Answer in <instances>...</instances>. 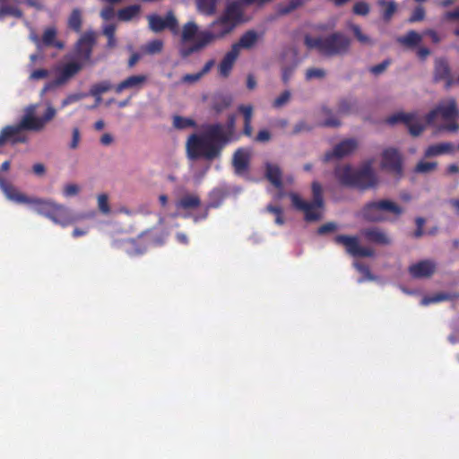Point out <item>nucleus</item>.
I'll return each instance as SVG.
<instances>
[{
    "label": "nucleus",
    "mask_w": 459,
    "mask_h": 459,
    "mask_svg": "<svg viewBox=\"0 0 459 459\" xmlns=\"http://www.w3.org/2000/svg\"><path fill=\"white\" fill-rule=\"evenodd\" d=\"M244 21L243 10L235 1L230 2L223 13L204 30H201L194 20H189L184 23L181 36L184 43L190 41V47H185L183 54L190 56L203 51L230 35Z\"/></svg>",
    "instance_id": "f257e3e1"
},
{
    "label": "nucleus",
    "mask_w": 459,
    "mask_h": 459,
    "mask_svg": "<svg viewBox=\"0 0 459 459\" xmlns=\"http://www.w3.org/2000/svg\"><path fill=\"white\" fill-rule=\"evenodd\" d=\"M236 117L230 116L226 125L212 124L203 126L201 134H194L186 142L187 156L190 159L204 157L207 160L217 158L222 147L237 139Z\"/></svg>",
    "instance_id": "f03ea898"
},
{
    "label": "nucleus",
    "mask_w": 459,
    "mask_h": 459,
    "mask_svg": "<svg viewBox=\"0 0 459 459\" xmlns=\"http://www.w3.org/2000/svg\"><path fill=\"white\" fill-rule=\"evenodd\" d=\"M438 115H440L444 120L449 121V123L437 126V134L442 131L449 133L458 132L459 124L456 120L459 118V109L457 108L455 100L453 98L441 100L425 117H420L416 114L398 113L390 117L387 121L390 124L403 122L408 127L411 134L418 136L423 132L426 125H433L435 123Z\"/></svg>",
    "instance_id": "7ed1b4c3"
},
{
    "label": "nucleus",
    "mask_w": 459,
    "mask_h": 459,
    "mask_svg": "<svg viewBox=\"0 0 459 459\" xmlns=\"http://www.w3.org/2000/svg\"><path fill=\"white\" fill-rule=\"evenodd\" d=\"M36 109L37 105L27 107L25 115L19 124L7 126L2 129L0 132V146L6 143L15 144L25 142L26 137L22 134V130L40 131L56 115L55 108L50 103H47V110L43 117L36 116Z\"/></svg>",
    "instance_id": "20e7f679"
},
{
    "label": "nucleus",
    "mask_w": 459,
    "mask_h": 459,
    "mask_svg": "<svg viewBox=\"0 0 459 459\" xmlns=\"http://www.w3.org/2000/svg\"><path fill=\"white\" fill-rule=\"evenodd\" d=\"M25 204H30L38 214L48 218L55 224L62 227L73 224L78 220L68 207L50 198L28 197Z\"/></svg>",
    "instance_id": "39448f33"
},
{
    "label": "nucleus",
    "mask_w": 459,
    "mask_h": 459,
    "mask_svg": "<svg viewBox=\"0 0 459 459\" xmlns=\"http://www.w3.org/2000/svg\"><path fill=\"white\" fill-rule=\"evenodd\" d=\"M304 42L308 48L316 49L325 56L344 55L351 47V39L342 32H334L325 38L306 35Z\"/></svg>",
    "instance_id": "423d86ee"
},
{
    "label": "nucleus",
    "mask_w": 459,
    "mask_h": 459,
    "mask_svg": "<svg viewBox=\"0 0 459 459\" xmlns=\"http://www.w3.org/2000/svg\"><path fill=\"white\" fill-rule=\"evenodd\" d=\"M404 209L390 199H381L367 204L361 210L362 217L372 222L395 221Z\"/></svg>",
    "instance_id": "0eeeda50"
},
{
    "label": "nucleus",
    "mask_w": 459,
    "mask_h": 459,
    "mask_svg": "<svg viewBox=\"0 0 459 459\" xmlns=\"http://www.w3.org/2000/svg\"><path fill=\"white\" fill-rule=\"evenodd\" d=\"M313 201L307 202L296 193H290L289 196L292 205L304 212L307 221H316L322 218L324 201L322 196V186L317 182L312 184Z\"/></svg>",
    "instance_id": "6e6552de"
},
{
    "label": "nucleus",
    "mask_w": 459,
    "mask_h": 459,
    "mask_svg": "<svg viewBox=\"0 0 459 459\" xmlns=\"http://www.w3.org/2000/svg\"><path fill=\"white\" fill-rule=\"evenodd\" d=\"M147 20L150 30L155 33H159L165 29L169 30L173 35L178 37L179 55L185 58L189 56L183 54L184 48L190 47V41L184 43L182 40L181 35L184 30V24L180 29L178 28V21L172 12H168L164 18L158 14H150L147 16Z\"/></svg>",
    "instance_id": "1a4fd4ad"
},
{
    "label": "nucleus",
    "mask_w": 459,
    "mask_h": 459,
    "mask_svg": "<svg viewBox=\"0 0 459 459\" xmlns=\"http://www.w3.org/2000/svg\"><path fill=\"white\" fill-rule=\"evenodd\" d=\"M82 68L81 62H70L55 68L56 79L46 83L41 90V95L56 88L64 86L75 76Z\"/></svg>",
    "instance_id": "9d476101"
},
{
    "label": "nucleus",
    "mask_w": 459,
    "mask_h": 459,
    "mask_svg": "<svg viewBox=\"0 0 459 459\" xmlns=\"http://www.w3.org/2000/svg\"><path fill=\"white\" fill-rule=\"evenodd\" d=\"M335 242L342 245L347 253L353 256L372 257L375 251L369 247H361L357 237L339 235L335 237Z\"/></svg>",
    "instance_id": "9b49d317"
},
{
    "label": "nucleus",
    "mask_w": 459,
    "mask_h": 459,
    "mask_svg": "<svg viewBox=\"0 0 459 459\" xmlns=\"http://www.w3.org/2000/svg\"><path fill=\"white\" fill-rule=\"evenodd\" d=\"M378 184V178L373 169V161L368 160L356 170L354 186L361 189L374 187Z\"/></svg>",
    "instance_id": "f8f14e48"
},
{
    "label": "nucleus",
    "mask_w": 459,
    "mask_h": 459,
    "mask_svg": "<svg viewBox=\"0 0 459 459\" xmlns=\"http://www.w3.org/2000/svg\"><path fill=\"white\" fill-rule=\"evenodd\" d=\"M365 239L372 244L378 246H389L392 244V237L388 232L378 227H370L360 231Z\"/></svg>",
    "instance_id": "ddd939ff"
},
{
    "label": "nucleus",
    "mask_w": 459,
    "mask_h": 459,
    "mask_svg": "<svg viewBox=\"0 0 459 459\" xmlns=\"http://www.w3.org/2000/svg\"><path fill=\"white\" fill-rule=\"evenodd\" d=\"M95 33L88 31L84 33L76 44V56L83 65V62L90 60L91 49L95 44Z\"/></svg>",
    "instance_id": "4468645a"
},
{
    "label": "nucleus",
    "mask_w": 459,
    "mask_h": 459,
    "mask_svg": "<svg viewBox=\"0 0 459 459\" xmlns=\"http://www.w3.org/2000/svg\"><path fill=\"white\" fill-rule=\"evenodd\" d=\"M381 165L395 175L402 174V159L395 149L388 148L383 152Z\"/></svg>",
    "instance_id": "2eb2a0df"
},
{
    "label": "nucleus",
    "mask_w": 459,
    "mask_h": 459,
    "mask_svg": "<svg viewBox=\"0 0 459 459\" xmlns=\"http://www.w3.org/2000/svg\"><path fill=\"white\" fill-rule=\"evenodd\" d=\"M250 158L251 151L249 149L240 148L235 152L232 159V165L238 175H244L247 173Z\"/></svg>",
    "instance_id": "dca6fc26"
},
{
    "label": "nucleus",
    "mask_w": 459,
    "mask_h": 459,
    "mask_svg": "<svg viewBox=\"0 0 459 459\" xmlns=\"http://www.w3.org/2000/svg\"><path fill=\"white\" fill-rule=\"evenodd\" d=\"M238 56L239 54L237 52V48H231L230 50L225 54L218 65V73L220 77H229Z\"/></svg>",
    "instance_id": "f3484780"
},
{
    "label": "nucleus",
    "mask_w": 459,
    "mask_h": 459,
    "mask_svg": "<svg viewBox=\"0 0 459 459\" xmlns=\"http://www.w3.org/2000/svg\"><path fill=\"white\" fill-rule=\"evenodd\" d=\"M409 272L414 278H429L436 272V264L429 260L421 261L410 266Z\"/></svg>",
    "instance_id": "a211bd4d"
},
{
    "label": "nucleus",
    "mask_w": 459,
    "mask_h": 459,
    "mask_svg": "<svg viewBox=\"0 0 459 459\" xmlns=\"http://www.w3.org/2000/svg\"><path fill=\"white\" fill-rule=\"evenodd\" d=\"M358 148V143L353 139H346L335 145L333 152L326 155V159L336 157L338 159L344 158L353 153Z\"/></svg>",
    "instance_id": "6ab92c4d"
},
{
    "label": "nucleus",
    "mask_w": 459,
    "mask_h": 459,
    "mask_svg": "<svg viewBox=\"0 0 459 459\" xmlns=\"http://www.w3.org/2000/svg\"><path fill=\"white\" fill-rule=\"evenodd\" d=\"M434 75L436 81H444L446 88L453 84L449 65L444 59L439 58L435 61Z\"/></svg>",
    "instance_id": "aec40b11"
},
{
    "label": "nucleus",
    "mask_w": 459,
    "mask_h": 459,
    "mask_svg": "<svg viewBox=\"0 0 459 459\" xmlns=\"http://www.w3.org/2000/svg\"><path fill=\"white\" fill-rule=\"evenodd\" d=\"M455 151V146L449 142H443L429 145L424 151L425 158H433L444 154H452Z\"/></svg>",
    "instance_id": "412c9836"
},
{
    "label": "nucleus",
    "mask_w": 459,
    "mask_h": 459,
    "mask_svg": "<svg viewBox=\"0 0 459 459\" xmlns=\"http://www.w3.org/2000/svg\"><path fill=\"white\" fill-rule=\"evenodd\" d=\"M147 81V76L143 74L132 75L118 83L115 91L117 93H121L123 91L127 89L139 90Z\"/></svg>",
    "instance_id": "4be33fe9"
},
{
    "label": "nucleus",
    "mask_w": 459,
    "mask_h": 459,
    "mask_svg": "<svg viewBox=\"0 0 459 459\" xmlns=\"http://www.w3.org/2000/svg\"><path fill=\"white\" fill-rule=\"evenodd\" d=\"M261 34L255 30H248L245 32L239 39V40L233 44L231 48H237V52L239 54L241 48L250 49L254 48L260 38Z\"/></svg>",
    "instance_id": "5701e85b"
},
{
    "label": "nucleus",
    "mask_w": 459,
    "mask_h": 459,
    "mask_svg": "<svg viewBox=\"0 0 459 459\" xmlns=\"http://www.w3.org/2000/svg\"><path fill=\"white\" fill-rule=\"evenodd\" d=\"M346 27L353 33L355 39L360 45L365 47H371L374 45V39L368 34L364 33L360 26L348 21L346 22Z\"/></svg>",
    "instance_id": "b1692460"
},
{
    "label": "nucleus",
    "mask_w": 459,
    "mask_h": 459,
    "mask_svg": "<svg viewBox=\"0 0 459 459\" xmlns=\"http://www.w3.org/2000/svg\"><path fill=\"white\" fill-rule=\"evenodd\" d=\"M335 175L338 180L348 186H354L356 170H354L349 165H342L335 170Z\"/></svg>",
    "instance_id": "393cba45"
},
{
    "label": "nucleus",
    "mask_w": 459,
    "mask_h": 459,
    "mask_svg": "<svg viewBox=\"0 0 459 459\" xmlns=\"http://www.w3.org/2000/svg\"><path fill=\"white\" fill-rule=\"evenodd\" d=\"M0 188L5 195L6 198L18 203V204H25L28 201V196L24 194L21 193L17 189H15L13 186L5 184L3 180L0 179Z\"/></svg>",
    "instance_id": "a878e982"
},
{
    "label": "nucleus",
    "mask_w": 459,
    "mask_h": 459,
    "mask_svg": "<svg viewBox=\"0 0 459 459\" xmlns=\"http://www.w3.org/2000/svg\"><path fill=\"white\" fill-rule=\"evenodd\" d=\"M200 204V197L196 194L190 193L183 195L182 197L176 202L177 208L184 210L195 209L199 207Z\"/></svg>",
    "instance_id": "bb28decb"
},
{
    "label": "nucleus",
    "mask_w": 459,
    "mask_h": 459,
    "mask_svg": "<svg viewBox=\"0 0 459 459\" xmlns=\"http://www.w3.org/2000/svg\"><path fill=\"white\" fill-rule=\"evenodd\" d=\"M265 175L267 179L278 189H281L283 187L281 171L278 165L267 163Z\"/></svg>",
    "instance_id": "cd10ccee"
},
{
    "label": "nucleus",
    "mask_w": 459,
    "mask_h": 459,
    "mask_svg": "<svg viewBox=\"0 0 459 459\" xmlns=\"http://www.w3.org/2000/svg\"><path fill=\"white\" fill-rule=\"evenodd\" d=\"M427 158L420 159L415 168L414 172L421 175L432 174L437 170L438 163L437 161L426 160Z\"/></svg>",
    "instance_id": "c85d7f7f"
},
{
    "label": "nucleus",
    "mask_w": 459,
    "mask_h": 459,
    "mask_svg": "<svg viewBox=\"0 0 459 459\" xmlns=\"http://www.w3.org/2000/svg\"><path fill=\"white\" fill-rule=\"evenodd\" d=\"M377 3L381 8L384 21L389 22L397 10V4L394 0H377Z\"/></svg>",
    "instance_id": "c756f323"
},
{
    "label": "nucleus",
    "mask_w": 459,
    "mask_h": 459,
    "mask_svg": "<svg viewBox=\"0 0 459 459\" xmlns=\"http://www.w3.org/2000/svg\"><path fill=\"white\" fill-rule=\"evenodd\" d=\"M56 30L54 27H48L45 30L42 36V45L54 46L58 49H62L64 45L60 41L56 40Z\"/></svg>",
    "instance_id": "7c9ffc66"
},
{
    "label": "nucleus",
    "mask_w": 459,
    "mask_h": 459,
    "mask_svg": "<svg viewBox=\"0 0 459 459\" xmlns=\"http://www.w3.org/2000/svg\"><path fill=\"white\" fill-rule=\"evenodd\" d=\"M141 7L140 5L134 4L123 8L118 11L117 17L120 21L123 22H130L134 18L138 17L140 14Z\"/></svg>",
    "instance_id": "2f4dec72"
},
{
    "label": "nucleus",
    "mask_w": 459,
    "mask_h": 459,
    "mask_svg": "<svg viewBox=\"0 0 459 459\" xmlns=\"http://www.w3.org/2000/svg\"><path fill=\"white\" fill-rule=\"evenodd\" d=\"M218 0H195L197 11L210 16L215 13Z\"/></svg>",
    "instance_id": "473e14b6"
},
{
    "label": "nucleus",
    "mask_w": 459,
    "mask_h": 459,
    "mask_svg": "<svg viewBox=\"0 0 459 459\" xmlns=\"http://www.w3.org/2000/svg\"><path fill=\"white\" fill-rule=\"evenodd\" d=\"M456 298H459V295L440 292V293L434 294L431 297H425V298H423L421 299V301H420V304L422 306H428V305L432 304V303H438V302H442V301H445V300L454 299H456Z\"/></svg>",
    "instance_id": "72a5a7b5"
},
{
    "label": "nucleus",
    "mask_w": 459,
    "mask_h": 459,
    "mask_svg": "<svg viewBox=\"0 0 459 459\" xmlns=\"http://www.w3.org/2000/svg\"><path fill=\"white\" fill-rule=\"evenodd\" d=\"M112 89V84L109 82H101L91 87L89 94L97 98V103L101 102V94Z\"/></svg>",
    "instance_id": "f704fd0d"
},
{
    "label": "nucleus",
    "mask_w": 459,
    "mask_h": 459,
    "mask_svg": "<svg viewBox=\"0 0 459 459\" xmlns=\"http://www.w3.org/2000/svg\"><path fill=\"white\" fill-rule=\"evenodd\" d=\"M82 192V186L74 182H68L63 185L61 193L64 198L69 199L78 196Z\"/></svg>",
    "instance_id": "c9c22d12"
},
{
    "label": "nucleus",
    "mask_w": 459,
    "mask_h": 459,
    "mask_svg": "<svg viewBox=\"0 0 459 459\" xmlns=\"http://www.w3.org/2000/svg\"><path fill=\"white\" fill-rule=\"evenodd\" d=\"M422 36L414 30H410L406 35L397 38V42L402 45L413 47L419 44Z\"/></svg>",
    "instance_id": "e433bc0d"
},
{
    "label": "nucleus",
    "mask_w": 459,
    "mask_h": 459,
    "mask_svg": "<svg viewBox=\"0 0 459 459\" xmlns=\"http://www.w3.org/2000/svg\"><path fill=\"white\" fill-rule=\"evenodd\" d=\"M291 99V92L290 91H282L278 97L274 99L272 103L273 108H281L286 106Z\"/></svg>",
    "instance_id": "4c0bfd02"
},
{
    "label": "nucleus",
    "mask_w": 459,
    "mask_h": 459,
    "mask_svg": "<svg viewBox=\"0 0 459 459\" xmlns=\"http://www.w3.org/2000/svg\"><path fill=\"white\" fill-rule=\"evenodd\" d=\"M6 16L21 18L22 16V13L15 6L3 5L0 7V20L4 19Z\"/></svg>",
    "instance_id": "58836bf2"
},
{
    "label": "nucleus",
    "mask_w": 459,
    "mask_h": 459,
    "mask_svg": "<svg viewBox=\"0 0 459 459\" xmlns=\"http://www.w3.org/2000/svg\"><path fill=\"white\" fill-rule=\"evenodd\" d=\"M173 126L178 129H185L195 126V123L191 118L176 116L173 118Z\"/></svg>",
    "instance_id": "ea45409f"
},
{
    "label": "nucleus",
    "mask_w": 459,
    "mask_h": 459,
    "mask_svg": "<svg viewBox=\"0 0 459 459\" xmlns=\"http://www.w3.org/2000/svg\"><path fill=\"white\" fill-rule=\"evenodd\" d=\"M86 96L87 94L82 92L70 93L61 101V108H64L73 103L78 102Z\"/></svg>",
    "instance_id": "a19ab883"
},
{
    "label": "nucleus",
    "mask_w": 459,
    "mask_h": 459,
    "mask_svg": "<svg viewBox=\"0 0 459 459\" xmlns=\"http://www.w3.org/2000/svg\"><path fill=\"white\" fill-rule=\"evenodd\" d=\"M98 208L103 214H108L110 212V207L108 204V196L107 194H100L97 196Z\"/></svg>",
    "instance_id": "79ce46f5"
},
{
    "label": "nucleus",
    "mask_w": 459,
    "mask_h": 459,
    "mask_svg": "<svg viewBox=\"0 0 459 459\" xmlns=\"http://www.w3.org/2000/svg\"><path fill=\"white\" fill-rule=\"evenodd\" d=\"M68 24H69V27L75 30H79L80 28H81V24H82V17H81V13L78 11V10H74L69 17V20H68Z\"/></svg>",
    "instance_id": "37998d69"
},
{
    "label": "nucleus",
    "mask_w": 459,
    "mask_h": 459,
    "mask_svg": "<svg viewBox=\"0 0 459 459\" xmlns=\"http://www.w3.org/2000/svg\"><path fill=\"white\" fill-rule=\"evenodd\" d=\"M325 74L326 73L323 68L312 67L306 71V79L308 81L313 79H322Z\"/></svg>",
    "instance_id": "c03bdc74"
},
{
    "label": "nucleus",
    "mask_w": 459,
    "mask_h": 459,
    "mask_svg": "<svg viewBox=\"0 0 459 459\" xmlns=\"http://www.w3.org/2000/svg\"><path fill=\"white\" fill-rule=\"evenodd\" d=\"M370 12L369 4L365 1L357 2L353 5V13L357 15L366 16Z\"/></svg>",
    "instance_id": "a18cd8bd"
},
{
    "label": "nucleus",
    "mask_w": 459,
    "mask_h": 459,
    "mask_svg": "<svg viewBox=\"0 0 459 459\" xmlns=\"http://www.w3.org/2000/svg\"><path fill=\"white\" fill-rule=\"evenodd\" d=\"M266 211L274 214L275 216V223L278 225H283L284 224V219L282 216V209L279 206H273V205H267Z\"/></svg>",
    "instance_id": "49530a36"
},
{
    "label": "nucleus",
    "mask_w": 459,
    "mask_h": 459,
    "mask_svg": "<svg viewBox=\"0 0 459 459\" xmlns=\"http://www.w3.org/2000/svg\"><path fill=\"white\" fill-rule=\"evenodd\" d=\"M163 42L160 39H155L149 42L145 46V50L148 54L153 55L160 53L162 50Z\"/></svg>",
    "instance_id": "de8ad7c7"
},
{
    "label": "nucleus",
    "mask_w": 459,
    "mask_h": 459,
    "mask_svg": "<svg viewBox=\"0 0 459 459\" xmlns=\"http://www.w3.org/2000/svg\"><path fill=\"white\" fill-rule=\"evenodd\" d=\"M238 110L244 116V123L252 122L253 117V106L251 105H240Z\"/></svg>",
    "instance_id": "09e8293b"
},
{
    "label": "nucleus",
    "mask_w": 459,
    "mask_h": 459,
    "mask_svg": "<svg viewBox=\"0 0 459 459\" xmlns=\"http://www.w3.org/2000/svg\"><path fill=\"white\" fill-rule=\"evenodd\" d=\"M272 0H235V3L239 4V7L244 11V7L247 5H264L266 3L271 2Z\"/></svg>",
    "instance_id": "8fccbe9b"
},
{
    "label": "nucleus",
    "mask_w": 459,
    "mask_h": 459,
    "mask_svg": "<svg viewBox=\"0 0 459 459\" xmlns=\"http://www.w3.org/2000/svg\"><path fill=\"white\" fill-rule=\"evenodd\" d=\"M354 266L356 267V269L362 274L363 278L362 279H359V282H361L363 280L365 279H368V280H373V276L371 275L369 270L368 267L360 264H358V263H355L354 264Z\"/></svg>",
    "instance_id": "3c124183"
},
{
    "label": "nucleus",
    "mask_w": 459,
    "mask_h": 459,
    "mask_svg": "<svg viewBox=\"0 0 459 459\" xmlns=\"http://www.w3.org/2000/svg\"><path fill=\"white\" fill-rule=\"evenodd\" d=\"M424 17H425V11H424L423 7L420 6V7H417L413 11L411 16L409 19V22H419V21L423 20Z\"/></svg>",
    "instance_id": "603ef678"
},
{
    "label": "nucleus",
    "mask_w": 459,
    "mask_h": 459,
    "mask_svg": "<svg viewBox=\"0 0 459 459\" xmlns=\"http://www.w3.org/2000/svg\"><path fill=\"white\" fill-rule=\"evenodd\" d=\"M80 143V131L77 127H74L72 130V141L69 144V147L73 150L77 149Z\"/></svg>",
    "instance_id": "864d4df0"
},
{
    "label": "nucleus",
    "mask_w": 459,
    "mask_h": 459,
    "mask_svg": "<svg viewBox=\"0 0 459 459\" xmlns=\"http://www.w3.org/2000/svg\"><path fill=\"white\" fill-rule=\"evenodd\" d=\"M202 77V74L200 73L186 74L182 77V82L185 83L192 84L198 82Z\"/></svg>",
    "instance_id": "5fc2aeb1"
},
{
    "label": "nucleus",
    "mask_w": 459,
    "mask_h": 459,
    "mask_svg": "<svg viewBox=\"0 0 459 459\" xmlns=\"http://www.w3.org/2000/svg\"><path fill=\"white\" fill-rule=\"evenodd\" d=\"M353 106L354 103L351 100H344L340 102L338 110L340 113L345 114L348 113Z\"/></svg>",
    "instance_id": "6e6d98bb"
},
{
    "label": "nucleus",
    "mask_w": 459,
    "mask_h": 459,
    "mask_svg": "<svg viewBox=\"0 0 459 459\" xmlns=\"http://www.w3.org/2000/svg\"><path fill=\"white\" fill-rule=\"evenodd\" d=\"M388 65H389V61L385 60V61L382 62L381 64H378L375 66L370 67L369 71L372 74L378 75V74H382L387 68Z\"/></svg>",
    "instance_id": "4d7b16f0"
},
{
    "label": "nucleus",
    "mask_w": 459,
    "mask_h": 459,
    "mask_svg": "<svg viewBox=\"0 0 459 459\" xmlns=\"http://www.w3.org/2000/svg\"><path fill=\"white\" fill-rule=\"evenodd\" d=\"M48 76V71L46 69H38L33 71L30 75V80H40Z\"/></svg>",
    "instance_id": "13d9d810"
},
{
    "label": "nucleus",
    "mask_w": 459,
    "mask_h": 459,
    "mask_svg": "<svg viewBox=\"0 0 459 459\" xmlns=\"http://www.w3.org/2000/svg\"><path fill=\"white\" fill-rule=\"evenodd\" d=\"M270 138H271V134H270L269 131L264 129V130L259 131L255 140L258 142H267L270 140Z\"/></svg>",
    "instance_id": "bf43d9fd"
},
{
    "label": "nucleus",
    "mask_w": 459,
    "mask_h": 459,
    "mask_svg": "<svg viewBox=\"0 0 459 459\" xmlns=\"http://www.w3.org/2000/svg\"><path fill=\"white\" fill-rule=\"evenodd\" d=\"M444 19L459 21V6L456 7L454 11L446 13Z\"/></svg>",
    "instance_id": "052dcab7"
},
{
    "label": "nucleus",
    "mask_w": 459,
    "mask_h": 459,
    "mask_svg": "<svg viewBox=\"0 0 459 459\" xmlns=\"http://www.w3.org/2000/svg\"><path fill=\"white\" fill-rule=\"evenodd\" d=\"M116 26L113 24L106 25L103 28V33L107 38L115 37Z\"/></svg>",
    "instance_id": "680f3d73"
},
{
    "label": "nucleus",
    "mask_w": 459,
    "mask_h": 459,
    "mask_svg": "<svg viewBox=\"0 0 459 459\" xmlns=\"http://www.w3.org/2000/svg\"><path fill=\"white\" fill-rule=\"evenodd\" d=\"M294 67H285L282 70L281 78L282 81L286 83L290 79L292 73H293Z\"/></svg>",
    "instance_id": "e2e57ef3"
},
{
    "label": "nucleus",
    "mask_w": 459,
    "mask_h": 459,
    "mask_svg": "<svg viewBox=\"0 0 459 459\" xmlns=\"http://www.w3.org/2000/svg\"><path fill=\"white\" fill-rule=\"evenodd\" d=\"M336 228V225L333 222H330V223H326L323 226H321L319 229H318V233L319 234H325L326 232H329V231H333Z\"/></svg>",
    "instance_id": "0e129e2a"
},
{
    "label": "nucleus",
    "mask_w": 459,
    "mask_h": 459,
    "mask_svg": "<svg viewBox=\"0 0 459 459\" xmlns=\"http://www.w3.org/2000/svg\"><path fill=\"white\" fill-rule=\"evenodd\" d=\"M100 16L104 20H110L114 16V10L112 7H107L100 12Z\"/></svg>",
    "instance_id": "69168bd1"
},
{
    "label": "nucleus",
    "mask_w": 459,
    "mask_h": 459,
    "mask_svg": "<svg viewBox=\"0 0 459 459\" xmlns=\"http://www.w3.org/2000/svg\"><path fill=\"white\" fill-rule=\"evenodd\" d=\"M33 172L38 176H43L46 173V168L42 163H36L32 167Z\"/></svg>",
    "instance_id": "338daca9"
},
{
    "label": "nucleus",
    "mask_w": 459,
    "mask_h": 459,
    "mask_svg": "<svg viewBox=\"0 0 459 459\" xmlns=\"http://www.w3.org/2000/svg\"><path fill=\"white\" fill-rule=\"evenodd\" d=\"M100 143L106 146L109 145L113 143V136L110 134L106 133L100 137Z\"/></svg>",
    "instance_id": "774afa93"
}]
</instances>
